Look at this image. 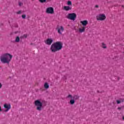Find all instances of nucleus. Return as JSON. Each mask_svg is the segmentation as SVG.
<instances>
[{"mask_svg":"<svg viewBox=\"0 0 124 124\" xmlns=\"http://www.w3.org/2000/svg\"><path fill=\"white\" fill-rule=\"evenodd\" d=\"M70 103L71 105H73V104H74V103H75V100H74V99L70 100Z\"/></svg>","mask_w":124,"mask_h":124,"instance_id":"obj_14","label":"nucleus"},{"mask_svg":"<svg viewBox=\"0 0 124 124\" xmlns=\"http://www.w3.org/2000/svg\"><path fill=\"white\" fill-rule=\"evenodd\" d=\"M80 24L83 26V27H86L88 24H89V22L88 20H83V21H80Z\"/></svg>","mask_w":124,"mask_h":124,"instance_id":"obj_12","label":"nucleus"},{"mask_svg":"<svg viewBox=\"0 0 124 124\" xmlns=\"http://www.w3.org/2000/svg\"><path fill=\"white\" fill-rule=\"evenodd\" d=\"M16 13H17V14H21V13H22V11H19Z\"/></svg>","mask_w":124,"mask_h":124,"instance_id":"obj_22","label":"nucleus"},{"mask_svg":"<svg viewBox=\"0 0 124 124\" xmlns=\"http://www.w3.org/2000/svg\"><path fill=\"white\" fill-rule=\"evenodd\" d=\"M57 30L58 31V33L59 34H62V32L63 31L64 29L63 28V27L62 26H59L57 28Z\"/></svg>","mask_w":124,"mask_h":124,"instance_id":"obj_8","label":"nucleus"},{"mask_svg":"<svg viewBox=\"0 0 124 124\" xmlns=\"http://www.w3.org/2000/svg\"><path fill=\"white\" fill-rule=\"evenodd\" d=\"M121 108H118L119 110H121Z\"/></svg>","mask_w":124,"mask_h":124,"instance_id":"obj_27","label":"nucleus"},{"mask_svg":"<svg viewBox=\"0 0 124 124\" xmlns=\"http://www.w3.org/2000/svg\"><path fill=\"white\" fill-rule=\"evenodd\" d=\"M20 41V38H19V37H16V42H19Z\"/></svg>","mask_w":124,"mask_h":124,"instance_id":"obj_18","label":"nucleus"},{"mask_svg":"<svg viewBox=\"0 0 124 124\" xmlns=\"http://www.w3.org/2000/svg\"><path fill=\"white\" fill-rule=\"evenodd\" d=\"M95 7L96 8H98V7H99L98 5H95Z\"/></svg>","mask_w":124,"mask_h":124,"instance_id":"obj_24","label":"nucleus"},{"mask_svg":"<svg viewBox=\"0 0 124 124\" xmlns=\"http://www.w3.org/2000/svg\"><path fill=\"white\" fill-rule=\"evenodd\" d=\"M116 102L117 104H120V103H122V102H124V99H120L119 100H116Z\"/></svg>","mask_w":124,"mask_h":124,"instance_id":"obj_13","label":"nucleus"},{"mask_svg":"<svg viewBox=\"0 0 124 124\" xmlns=\"http://www.w3.org/2000/svg\"><path fill=\"white\" fill-rule=\"evenodd\" d=\"M26 15H22V18L23 19H25L26 18Z\"/></svg>","mask_w":124,"mask_h":124,"instance_id":"obj_23","label":"nucleus"},{"mask_svg":"<svg viewBox=\"0 0 124 124\" xmlns=\"http://www.w3.org/2000/svg\"><path fill=\"white\" fill-rule=\"evenodd\" d=\"M62 43L61 42H57L51 45L50 50L51 52L55 53V52H57V51L62 50Z\"/></svg>","mask_w":124,"mask_h":124,"instance_id":"obj_2","label":"nucleus"},{"mask_svg":"<svg viewBox=\"0 0 124 124\" xmlns=\"http://www.w3.org/2000/svg\"><path fill=\"white\" fill-rule=\"evenodd\" d=\"M1 87H2V85L0 83V89H1Z\"/></svg>","mask_w":124,"mask_h":124,"instance_id":"obj_25","label":"nucleus"},{"mask_svg":"<svg viewBox=\"0 0 124 124\" xmlns=\"http://www.w3.org/2000/svg\"><path fill=\"white\" fill-rule=\"evenodd\" d=\"M1 111V107L0 106V112Z\"/></svg>","mask_w":124,"mask_h":124,"instance_id":"obj_26","label":"nucleus"},{"mask_svg":"<svg viewBox=\"0 0 124 124\" xmlns=\"http://www.w3.org/2000/svg\"><path fill=\"white\" fill-rule=\"evenodd\" d=\"M39 1L42 3H43L44 2H46V0H39Z\"/></svg>","mask_w":124,"mask_h":124,"instance_id":"obj_20","label":"nucleus"},{"mask_svg":"<svg viewBox=\"0 0 124 124\" xmlns=\"http://www.w3.org/2000/svg\"><path fill=\"white\" fill-rule=\"evenodd\" d=\"M13 56L9 53H4L1 55L0 60L2 63H9L12 60Z\"/></svg>","mask_w":124,"mask_h":124,"instance_id":"obj_1","label":"nucleus"},{"mask_svg":"<svg viewBox=\"0 0 124 124\" xmlns=\"http://www.w3.org/2000/svg\"><path fill=\"white\" fill-rule=\"evenodd\" d=\"M85 31H86V27L83 26L81 28H78V32H79V33H82L85 32Z\"/></svg>","mask_w":124,"mask_h":124,"instance_id":"obj_10","label":"nucleus"},{"mask_svg":"<svg viewBox=\"0 0 124 124\" xmlns=\"http://www.w3.org/2000/svg\"><path fill=\"white\" fill-rule=\"evenodd\" d=\"M123 119L124 121V116L123 117Z\"/></svg>","mask_w":124,"mask_h":124,"instance_id":"obj_28","label":"nucleus"},{"mask_svg":"<svg viewBox=\"0 0 124 124\" xmlns=\"http://www.w3.org/2000/svg\"><path fill=\"white\" fill-rule=\"evenodd\" d=\"M67 4L69 6L72 5V2H71V1H68L67 2Z\"/></svg>","mask_w":124,"mask_h":124,"instance_id":"obj_17","label":"nucleus"},{"mask_svg":"<svg viewBox=\"0 0 124 124\" xmlns=\"http://www.w3.org/2000/svg\"><path fill=\"white\" fill-rule=\"evenodd\" d=\"M35 106L38 111H41L42 107L46 105V102L43 100H37L34 102Z\"/></svg>","mask_w":124,"mask_h":124,"instance_id":"obj_3","label":"nucleus"},{"mask_svg":"<svg viewBox=\"0 0 124 124\" xmlns=\"http://www.w3.org/2000/svg\"><path fill=\"white\" fill-rule=\"evenodd\" d=\"M77 17V15L74 13L69 14L67 16V19H69V20H71L72 21H75V19H76Z\"/></svg>","mask_w":124,"mask_h":124,"instance_id":"obj_4","label":"nucleus"},{"mask_svg":"<svg viewBox=\"0 0 124 124\" xmlns=\"http://www.w3.org/2000/svg\"><path fill=\"white\" fill-rule=\"evenodd\" d=\"M52 42H53V39L52 38H48L46 41H45V43H46V44H47V45H51Z\"/></svg>","mask_w":124,"mask_h":124,"instance_id":"obj_9","label":"nucleus"},{"mask_svg":"<svg viewBox=\"0 0 124 124\" xmlns=\"http://www.w3.org/2000/svg\"><path fill=\"white\" fill-rule=\"evenodd\" d=\"M102 47L104 49H106L107 47L106 46V45L104 43H102Z\"/></svg>","mask_w":124,"mask_h":124,"instance_id":"obj_15","label":"nucleus"},{"mask_svg":"<svg viewBox=\"0 0 124 124\" xmlns=\"http://www.w3.org/2000/svg\"><path fill=\"white\" fill-rule=\"evenodd\" d=\"M44 87L45 89L49 88V84L47 83H45Z\"/></svg>","mask_w":124,"mask_h":124,"instance_id":"obj_16","label":"nucleus"},{"mask_svg":"<svg viewBox=\"0 0 124 124\" xmlns=\"http://www.w3.org/2000/svg\"><path fill=\"white\" fill-rule=\"evenodd\" d=\"M68 98H70V99H72V98H74L73 97H72V95L69 94L67 96Z\"/></svg>","mask_w":124,"mask_h":124,"instance_id":"obj_19","label":"nucleus"},{"mask_svg":"<svg viewBox=\"0 0 124 124\" xmlns=\"http://www.w3.org/2000/svg\"><path fill=\"white\" fill-rule=\"evenodd\" d=\"M63 9L65 11H69V10H71L72 9V7L69 6H65L63 7Z\"/></svg>","mask_w":124,"mask_h":124,"instance_id":"obj_11","label":"nucleus"},{"mask_svg":"<svg viewBox=\"0 0 124 124\" xmlns=\"http://www.w3.org/2000/svg\"><path fill=\"white\" fill-rule=\"evenodd\" d=\"M4 108L6 109L4 110L5 112H8L11 109V105L10 104L5 103L4 104Z\"/></svg>","mask_w":124,"mask_h":124,"instance_id":"obj_7","label":"nucleus"},{"mask_svg":"<svg viewBox=\"0 0 124 124\" xmlns=\"http://www.w3.org/2000/svg\"><path fill=\"white\" fill-rule=\"evenodd\" d=\"M18 4H19V6H21V5H23V3L19 2L18 3Z\"/></svg>","mask_w":124,"mask_h":124,"instance_id":"obj_21","label":"nucleus"},{"mask_svg":"<svg viewBox=\"0 0 124 124\" xmlns=\"http://www.w3.org/2000/svg\"><path fill=\"white\" fill-rule=\"evenodd\" d=\"M96 18L97 20H99L100 21H104V20L106 19V16L104 14H100L97 16Z\"/></svg>","mask_w":124,"mask_h":124,"instance_id":"obj_6","label":"nucleus"},{"mask_svg":"<svg viewBox=\"0 0 124 124\" xmlns=\"http://www.w3.org/2000/svg\"><path fill=\"white\" fill-rule=\"evenodd\" d=\"M46 12L47 14H54V8L52 7H48L46 10Z\"/></svg>","mask_w":124,"mask_h":124,"instance_id":"obj_5","label":"nucleus"},{"mask_svg":"<svg viewBox=\"0 0 124 124\" xmlns=\"http://www.w3.org/2000/svg\"><path fill=\"white\" fill-rule=\"evenodd\" d=\"M25 37H27V35H24Z\"/></svg>","mask_w":124,"mask_h":124,"instance_id":"obj_29","label":"nucleus"}]
</instances>
